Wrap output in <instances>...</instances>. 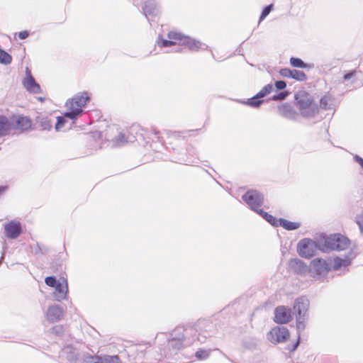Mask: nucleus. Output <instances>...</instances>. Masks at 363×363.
<instances>
[{
	"mask_svg": "<svg viewBox=\"0 0 363 363\" xmlns=\"http://www.w3.org/2000/svg\"><path fill=\"white\" fill-rule=\"evenodd\" d=\"M299 343H300V338L298 336L297 340L292 345H287L286 349L291 352H294L297 349L298 346L299 345Z\"/></svg>",
	"mask_w": 363,
	"mask_h": 363,
	"instance_id": "37998d69",
	"label": "nucleus"
},
{
	"mask_svg": "<svg viewBox=\"0 0 363 363\" xmlns=\"http://www.w3.org/2000/svg\"><path fill=\"white\" fill-rule=\"evenodd\" d=\"M5 235L9 239H16L22 233L21 223L13 220L4 225Z\"/></svg>",
	"mask_w": 363,
	"mask_h": 363,
	"instance_id": "f8f14e48",
	"label": "nucleus"
},
{
	"mask_svg": "<svg viewBox=\"0 0 363 363\" xmlns=\"http://www.w3.org/2000/svg\"><path fill=\"white\" fill-rule=\"evenodd\" d=\"M181 41L182 45L187 47L192 52H198L201 50H206L208 48V46L202 42L184 35Z\"/></svg>",
	"mask_w": 363,
	"mask_h": 363,
	"instance_id": "4468645a",
	"label": "nucleus"
},
{
	"mask_svg": "<svg viewBox=\"0 0 363 363\" xmlns=\"http://www.w3.org/2000/svg\"><path fill=\"white\" fill-rule=\"evenodd\" d=\"M309 303V300L304 296L298 298L295 300L294 309L296 313V317H307Z\"/></svg>",
	"mask_w": 363,
	"mask_h": 363,
	"instance_id": "f3484780",
	"label": "nucleus"
},
{
	"mask_svg": "<svg viewBox=\"0 0 363 363\" xmlns=\"http://www.w3.org/2000/svg\"><path fill=\"white\" fill-rule=\"evenodd\" d=\"M31 125L32 121L28 117L18 116L15 121V125H13V129L20 130L21 132H25L30 130Z\"/></svg>",
	"mask_w": 363,
	"mask_h": 363,
	"instance_id": "393cba45",
	"label": "nucleus"
},
{
	"mask_svg": "<svg viewBox=\"0 0 363 363\" xmlns=\"http://www.w3.org/2000/svg\"><path fill=\"white\" fill-rule=\"evenodd\" d=\"M238 102L249 106L250 107L257 108L264 102V100L262 99L259 96H257V94L254 96L248 99L247 101L237 100Z\"/></svg>",
	"mask_w": 363,
	"mask_h": 363,
	"instance_id": "c756f323",
	"label": "nucleus"
},
{
	"mask_svg": "<svg viewBox=\"0 0 363 363\" xmlns=\"http://www.w3.org/2000/svg\"><path fill=\"white\" fill-rule=\"evenodd\" d=\"M296 106L301 115L305 118H312L319 112V108L311 94L306 91H300L294 96Z\"/></svg>",
	"mask_w": 363,
	"mask_h": 363,
	"instance_id": "7ed1b4c3",
	"label": "nucleus"
},
{
	"mask_svg": "<svg viewBox=\"0 0 363 363\" xmlns=\"http://www.w3.org/2000/svg\"><path fill=\"white\" fill-rule=\"evenodd\" d=\"M273 85L272 84H268L265 85L258 93L257 96L260 98H264V96L269 94L273 90Z\"/></svg>",
	"mask_w": 363,
	"mask_h": 363,
	"instance_id": "f704fd0d",
	"label": "nucleus"
},
{
	"mask_svg": "<svg viewBox=\"0 0 363 363\" xmlns=\"http://www.w3.org/2000/svg\"><path fill=\"white\" fill-rule=\"evenodd\" d=\"M187 328L192 330V337L196 336V340L201 343L214 336L217 332L216 325L208 319H199L193 326Z\"/></svg>",
	"mask_w": 363,
	"mask_h": 363,
	"instance_id": "39448f33",
	"label": "nucleus"
},
{
	"mask_svg": "<svg viewBox=\"0 0 363 363\" xmlns=\"http://www.w3.org/2000/svg\"><path fill=\"white\" fill-rule=\"evenodd\" d=\"M291 319V310L290 308L284 306H279L275 308L274 318V322L279 324H285L289 323Z\"/></svg>",
	"mask_w": 363,
	"mask_h": 363,
	"instance_id": "ddd939ff",
	"label": "nucleus"
},
{
	"mask_svg": "<svg viewBox=\"0 0 363 363\" xmlns=\"http://www.w3.org/2000/svg\"><path fill=\"white\" fill-rule=\"evenodd\" d=\"M278 226H281L286 230H294L301 227V223L292 222L285 218H280L278 219Z\"/></svg>",
	"mask_w": 363,
	"mask_h": 363,
	"instance_id": "c85d7f7f",
	"label": "nucleus"
},
{
	"mask_svg": "<svg viewBox=\"0 0 363 363\" xmlns=\"http://www.w3.org/2000/svg\"><path fill=\"white\" fill-rule=\"evenodd\" d=\"M38 99L41 102L45 101V99L43 97H38Z\"/></svg>",
	"mask_w": 363,
	"mask_h": 363,
	"instance_id": "5fc2aeb1",
	"label": "nucleus"
},
{
	"mask_svg": "<svg viewBox=\"0 0 363 363\" xmlns=\"http://www.w3.org/2000/svg\"><path fill=\"white\" fill-rule=\"evenodd\" d=\"M11 62L12 56L4 50L0 48V63L4 65H7L11 64Z\"/></svg>",
	"mask_w": 363,
	"mask_h": 363,
	"instance_id": "473e14b6",
	"label": "nucleus"
},
{
	"mask_svg": "<svg viewBox=\"0 0 363 363\" xmlns=\"http://www.w3.org/2000/svg\"><path fill=\"white\" fill-rule=\"evenodd\" d=\"M210 51H211V55H212L213 58L215 60H217L216 59V57H215V55H214V53L213 52V51H212L211 50Z\"/></svg>",
	"mask_w": 363,
	"mask_h": 363,
	"instance_id": "6e6d98bb",
	"label": "nucleus"
},
{
	"mask_svg": "<svg viewBox=\"0 0 363 363\" xmlns=\"http://www.w3.org/2000/svg\"><path fill=\"white\" fill-rule=\"evenodd\" d=\"M62 352L66 355V359L69 362L76 363L77 362L79 354L74 347L67 345L63 348Z\"/></svg>",
	"mask_w": 363,
	"mask_h": 363,
	"instance_id": "a878e982",
	"label": "nucleus"
},
{
	"mask_svg": "<svg viewBox=\"0 0 363 363\" xmlns=\"http://www.w3.org/2000/svg\"><path fill=\"white\" fill-rule=\"evenodd\" d=\"M33 77V75L31 74V72H30V69L28 67H26V77Z\"/></svg>",
	"mask_w": 363,
	"mask_h": 363,
	"instance_id": "3c124183",
	"label": "nucleus"
},
{
	"mask_svg": "<svg viewBox=\"0 0 363 363\" xmlns=\"http://www.w3.org/2000/svg\"><path fill=\"white\" fill-rule=\"evenodd\" d=\"M191 335L192 330L188 329L187 327L179 326L176 328L170 333V337L167 342L171 354H176L182 347L191 345L195 340L194 337H191Z\"/></svg>",
	"mask_w": 363,
	"mask_h": 363,
	"instance_id": "f03ea898",
	"label": "nucleus"
},
{
	"mask_svg": "<svg viewBox=\"0 0 363 363\" xmlns=\"http://www.w3.org/2000/svg\"><path fill=\"white\" fill-rule=\"evenodd\" d=\"M35 121L39 124L42 130H50L52 128L51 117L40 116L36 118Z\"/></svg>",
	"mask_w": 363,
	"mask_h": 363,
	"instance_id": "bb28decb",
	"label": "nucleus"
},
{
	"mask_svg": "<svg viewBox=\"0 0 363 363\" xmlns=\"http://www.w3.org/2000/svg\"><path fill=\"white\" fill-rule=\"evenodd\" d=\"M60 280H57L55 276H49L45 279V283L50 287H54Z\"/></svg>",
	"mask_w": 363,
	"mask_h": 363,
	"instance_id": "ea45409f",
	"label": "nucleus"
},
{
	"mask_svg": "<svg viewBox=\"0 0 363 363\" xmlns=\"http://www.w3.org/2000/svg\"><path fill=\"white\" fill-rule=\"evenodd\" d=\"M306 319V317H296V329L298 331V336H300V333L304 330L306 328L305 325V320Z\"/></svg>",
	"mask_w": 363,
	"mask_h": 363,
	"instance_id": "c9c22d12",
	"label": "nucleus"
},
{
	"mask_svg": "<svg viewBox=\"0 0 363 363\" xmlns=\"http://www.w3.org/2000/svg\"><path fill=\"white\" fill-rule=\"evenodd\" d=\"M353 159L361 166L362 169H363V158L357 155H354Z\"/></svg>",
	"mask_w": 363,
	"mask_h": 363,
	"instance_id": "de8ad7c7",
	"label": "nucleus"
},
{
	"mask_svg": "<svg viewBox=\"0 0 363 363\" xmlns=\"http://www.w3.org/2000/svg\"><path fill=\"white\" fill-rule=\"evenodd\" d=\"M279 73L283 77L294 79L299 82H305L307 80V76L303 71L291 69L289 68H281Z\"/></svg>",
	"mask_w": 363,
	"mask_h": 363,
	"instance_id": "aec40b11",
	"label": "nucleus"
},
{
	"mask_svg": "<svg viewBox=\"0 0 363 363\" xmlns=\"http://www.w3.org/2000/svg\"><path fill=\"white\" fill-rule=\"evenodd\" d=\"M143 11L151 25V21L159 14L160 9L155 0H148L145 1Z\"/></svg>",
	"mask_w": 363,
	"mask_h": 363,
	"instance_id": "dca6fc26",
	"label": "nucleus"
},
{
	"mask_svg": "<svg viewBox=\"0 0 363 363\" xmlns=\"http://www.w3.org/2000/svg\"><path fill=\"white\" fill-rule=\"evenodd\" d=\"M167 37L169 40L163 39L161 35H159L157 43L160 47L168 48L175 45L174 40H182L183 34L179 32L170 31L168 33Z\"/></svg>",
	"mask_w": 363,
	"mask_h": 363,
	"instance_id": "6ab92c4d",
	"label": "nucleus"
},
{
	"mask_svg": "<svg viewBox=\"0 0 363 363\" xmlns=\"http://www.w3.org/2000/svg\"><path fill=\"white\" fill-rule=\"evenodd\" d=\"M92 135L94 138H102V133L99 131H95L92 133Z\"/></svg>",
	"mask_w": 363,
	"mask_h": 363,
	"instance_id": "09e8293b",
	"label": "nucleus"
},
{
	"mask_svg": "<svg viewBox=\"0 0 363 363\" xmlns=\"http://www.w3.org/2000/svg\"><path fill=\"white\" fill-rule=\"evenodd\" d=\"M13 130V124L11 120L4 115H0V138L8 136Z\"/></svg>",
	"mask_w": 363,
	"mask_h": 363,
	"instance_id": "b1692460",
	"label": "nucleus"
},
{
	"mask_svg": "<svg viewBox=\"0 0 363 363\" xmlns=\"http://www.w3.org/2000/svg\"><path fill=\"white\" fill-rule=\"evenodd\" d=\"M65 118H67L65 115L64 116H58L57 117V123L55 124V128L57 131L61 130V128L65 125L67 122Z\"/></svg>",
	"mask_w": 363,
	"mask_h": 363,
	"instance_id": "58836bf2",
	"label": "nucleus"
},
{
	"mask_svg": "<svg viewBox=\"0 0 363 363\" xmlns=\"http://www.w3.org/2000/svg\"><path fill=\"white\" fill-rule=\"evenodd\" d=\"M179 163H184V164H187V161H186V160H185L179 159Z\"/></svg>",
	"mask_w": 363,
	"mask_h": 363,
	"instance_id": "864d4df0",
	"label": "nucleus"
},
{
	"mask_svg": "<svg viewBox=\"0 0 363 363\" xmlns=\"http://www.w3.org/2000/svg\"><path fill=\"white\" fill-rule=\"evenodd\" d=\"M209 355L210 351L206 350H199L195 354L196 357L200 360L207 359L209 357Z\"/></svg>",
	"mask_w": 363,
	"mask_h": 363,
	"instance_id": "4c0bfd02",
	"label": "nucleus"
},
{
	"mask_svg": "<svg viewBox=\"0 0 363 363\" xmlns=\"http://www.w3.org/2000/svg\"><path fill=\"white\" fill-rule=\"evenodd\" d=\"M6 190V186H0V196L4 194Z\"/></svg>",
	"mask_w": 363,
	"mask_h": 363,
	"instance_id": "603ef678",
	"label": "nucleus"
},
{
	"mask_svg": "<svg viewBox=\"0 0 363 363\" xmlns=\"http://www.w3.org/2000/svg\"><path fill=\"white\" fill-rule=\"evenodd\" d=\"M273 10V4H269L264 7L259 16V22L262 21Z\"/></svg>",
	"mask_w": 363,
	"mask_h": 363,
	"instance_id": "e433bc0d",
	"label": "nucleus"
},
{
	"mask_svg": "<svg viewBox=\"0 0 363 363\" xmlns=\"http://www.w3.org/2000/svg\"><path fill=\"white\" fill-rule=\"evenodd\" d=\"M35 254H39V253H41V248H40V246L39 245V244H37L35 247Z\"/></svg>",
	"mask_w": 363,
	"mask_h": 363,
	"instance_id": "8fccbe9b",
	"label": "nucleus"
},
{
	"mask_svg": "<svg viewBox=\"0 0 363 363\" xmlns=\"http://www.w3.org/2000/svg\"><path fill=\"white\" fill-rule=\"evenodd\" d=\"M22 84L26 90L30 94H40L42 92L40 84L33 77H24Z\"/></svg>",
	"mask_w": 363,
	"mask_h": 363,
	"instance_id": "5701e85b",
	"label": "nucleus"
},
{
	"mask_svg": "<svg viewBox=\"0 0 363 363\" xmlns=\"http://www.w3.org/2000/svg\"><path fill=\"white\" fill-rule=\"evenodd\" d=\"M257 214H259L262 218H264L266 221H267L272 226L277 227L278 226V219L275 217L269 214L267 212L264 211L262 209L259 208L256 211Z\"/></svg>",
	"mask_w": 363,
	"mask_h": 363,
	"instance_id": "2f4dec72",
	"label": "nucleus"
},
{
	"mask_svg": "<svg viewBox=\"0 0 363 363\" xmlns=\"http://www.w3.org/2000/svg\"><path fill=\"white\" fill-rule=\"evenodd\" d=\"M89 100L90 97L88 92L84 91L75 95L71 101H67V111L65 113V116L71 120H76L82 114V108Z\"/></svg>",
	"mask_w": 363,
	"mask_h": 363,
	"instance_id": "423d86ee",
	"label": "nucleus"
},
{
	"mask_svg": "<svg viewBox=\"0 0 363 363\" xmlns=\"http://www.w3.org/2000/svg\"><path fill=\"white\" fill-rule=\"evenodd\" d=\"M242 199L255 212L259 209L264 203V196L257 190L250 189L242 196Z\"/></svg>",
	"mask_w": 363,
	"mask_h": 363,
	"instance_id": "1a4fd4ad",
	"label": "nucleus"
},
{
	"mask_svg": "<svg viewBox=\"0 0 363 363\" xmlns=\"http://www.w3.org/2000/svg\"><path fill=\"white\" fill-rule=\"evenodd\" d=\"M129 141L130 143L138 142L139 145H145L150 140L162 142L160 131L152 129L150 131L143 129L139 125H133L128 130Z\"/></svg>",
	"mask_w": 363,
	"mask_h": 363,
	"instance_id": "20e7f679",
	"label": "nucleus"
},
{
	"mask_svg": "<svg viewBox=\"0 0 363 363\" xmlns=\"http://www.w3.org/2000/svg\"><path fill=\"white\" fill-rule=\"evenodd\" d=\"M274 86L277 90H284L286 87V83L285 81L279 80L275 82Z\"/></svg>",
	"mask_w": 363,
	"mask_h": 363,
	"instance_id": "c03bdc74",
	"label": "nucleus"
},
{
	"mask_svg": "<svg viewBox=\"0 0 363 363\" xmlns=\"http://www.w3.org/2000/svg\"><path fill=\"white\" fill-rule=\"evenodd\" d=\"M288 96V94L286 91H281L278 94H276L273 95L271 98L272 101H283L284 100L286 96Z\"/></svg>",
	"mask_w": 363,
	"mask_h": 363,
	"instance_id": "79ce46f5",
	"label": "nucleus"
},
{
	"mask_svg": "<svg viewBox=\"0 0 363 363\" xmlns=\"http://www.w3.org/2000/svg\"><path fill=\"white\" fill-rule=\"evenodd\" d=\"M63 315V309L58 305H53L48 308L46 316L50 323H56L61 320Z\"/></svg>",
	"mask_w": 363,
	"mask_h": 363,
	"instance_id": "4be33fe9",
	"label": "nucleus"
},
{
	"mask_svg": "<svg viewBox=\"0 0 363 363\" xmlns=\"http://www.w3.org/2000/svg\"><path fill=\"white\" fill-rule=\"evenodd\" d=\"M289 336V330L284 326H276L267 334V340L273 344L284 342Z\"/></svg>",
	"mask_w": 363,
	"mask_h": 363,
	"instance_id": "9d476101",
	"label": "nucleus"
},
{
	"mask_svg": "<svg viewBox=\"0 0 363 363\" xmlns=\"http://www.w3.org/2000/svg\"><path fill=\"white\" fill-rule=\"evenodd\" d=\"M356 74H357L356 70L349 71L348 72H347L346 74H344L343 80L347 81V80L350 79L351 78H352L353 77H354L356 75Z\"/></svg>",
	"mask_w": 363,
	"mask_h": 363,
	"instance_id": "a18cd8bd",
	"label": "nucleus"
},
{
	"mask_svg": "<svg viewBox=\"0 0 363 363\" xmlns=\"http://www.w3.org/2000/svg\"><path fill=\"white\" fill-rule=\"evenodd\" d=\"M289 265L294 272L301 276H304L310 273L309 266L298 258L290 259Z\"/></svg>",
	"mask_w": 363,
	"mask_h": 363,
	"instance_id": "a211bd4d",
	"label": "nucleus"
},
{
	"mask_svg": "<svg viewBox=\"0 0 363 363\" xmlns=\"http://www.w3.org/2000/svg\"><path fill=\"white\" fill-rule=\"evenodd\" d=\"M350 245V240L345 236L337 233L330 235L325 239L324 247L327 250L342 251L347 250Z\"/></svg>",
	"mask_w": 363,
	"mask_h": 363,
	"instance_id": "0eeeda50",
	"label": "nucleus"
},
{
	"mask_svg": "<svg viewBox=\"0 0 363 363\" xmlns=\"http://www.w3.org/2000/svg\"><path fill=\"white\" fill-rule=\"evenodd\" d=\"M18 36L21 40H24L29 36V32L28 30L18 32Z\"/></svg>",
	"mask_w": 363,
	"mask_h": 363,
	"instance_id": "49530a36",
	"label": "nucleus"
},
{
	"mask_svg": "<svg viewBox=\"0 0 363 363\" xmlns=\"http://www.w3.org/2000/svg\"><path fill=\"white\" fill-rule=\"evenodd\" d=\"M355 223L358 225L360 233L363 234V211L356 216Z\"/></svg>",
	"mask_w": 363,
	"mask_h": 363,
	"instance_id": "a19ab883",
	"label": "nucleus"
},
{
	"mask_svg": "<svg viewBox=\"0 0 363 363\" xmlns=\"http://www.w3.org/2000/svg\"><path fill=\"white\" fill-rule=\"evenodd\" d=\"M85 363H120L118 355H91L88 353L84 354Z\"/></svg>",
	"mask_w": 363,
	"mask_h": 363,
	"instance_id": "9b49d317",
	"label": "nucleus"
},
{
	"mask_svg": "<svg viewBox=\"0 0 363 363\" xmlns=\"http://www.w3.org/2000/svg\"><path fill=\"white\" fill-rule=\"evenodd\" d=\"M355 257L356 254L354 252L353 249H350L344 257H334L332 267L325 259L315 258L311 262V266L309 267L310 274L313 278H320L326 275L331 269L334 271H337L342 267L350 266L352 263V260L354 259Z\"/></svg>",
	"mask_w": 363,
	"mask_h": 363,
	"instance_id": "f257e3e1",
	"label": "nucleus"
},
{
	"mask_svg": "<svg viewBox=\"0 0 363 363\" xmlns=\"http://www.w3.org/2000/svg\"><path fill=\"white\" fill-rule=\"evenodd\" d=\"M182 49L181 48H178L177 50H176V52H181Z\"/></svg>",
	"mask_w": 363,
	"mask_h": 363,
	"instance_id": "4d7b16f0",
	"label": "nucleus"
},
{
	"mask_svg": "<svg viewBox=\"0 0 363 363\" xmlns=\"http://www.w3.org/2000/svg\"><path fill=\"white\" fill-rule=\"evenodd\" d=\"M278 111L282 117L289 120L296 121L298 117V113L288 103L279 106Z\"/></svg>",
	"mask_w": 363,
	"mask_h": 363,
	"instance_id": "412c9836",
	"label": "nucleus"
},
{
	"mask_svg": "<svg viewBox=\"0 0 363 363\" xmlns=\"http://www.w3.org/2000/svg\"><path fill=\"white\" fill-rule=\"evenodd\" d=\"M290 65L293 67L296 68H302V69H312L313 68L314 65L311 63H306L304 62L301 58L291 57L290 58Z\"/></svg>",
	"mask_w": 363,
	"mask_h": 363,
	"instance_id": "7c9ffc66",
	"label": "nucleus"
},
{
	"mask_svg": "<svg viewBox=\"0 0 363 363\" xmlns=\"http://www.w3.org/2000/svg\"><path fill=\"white\" fill-rule=\"evenodd\" d=\"M53 288H55L53 297L56 301H61L67 298L68 293V283L66 279L62 277Z\"/></svg>",
	"mask_w": 363,
	"mask_h": 363,
	"instance_id": "2eb2a0df",
	"label": "nucleus"
},
{
	"mask_svg": "<svg viewBox=\"0 0 363 363\" xmlns=\"http://www.w3.org/2000/svg\"><path fill=\"white\" fill-rule=\"evenodd\" d=\"M318 250L324 251L320 248V243L311 238H303L297 244V252L301 257L309 259L315 255Z\"/></svg>",
	"mask_w": 363,
	"mask_h": 363,
	"instance_id": "6e6552de",
	"label": "nucleus"
},
{
	"mask_svg": "<svg viewBox=\"0 0 363 363\" xmlns=\"http://www.w3.org/2000/svg\"><path fill=\"white\" fill-rule=\"evenodd\" d=\"M332 96L330 94L324 95L320 100V106L322 109L328 110L330 108Z\"/></svg>",
	"mask_w": 363,
	"mask_h": 363,
	"instance_id": "72a5a7b5",
	"label": "nucleus"
},
{
	"mask_svg": "<svg viewBox=\"0 0 363 363\" xmlns=\"http://www.w3.org/2000/svg\"><path fill=\"white\" fill-rule=\"evenodd\" d=\"M128 138L129 135L128 133V130L125 132H121L114 139L112 140L113 146L120 147L127 143H130Z\"/></svg>",
	"mask_w": 363,
	"mask_h": 363,
	"instance_id": "cd10ccee",
	"label": "nucleus"
}]
</instances>
